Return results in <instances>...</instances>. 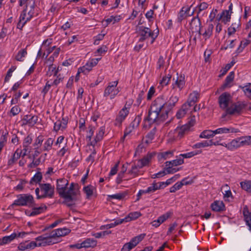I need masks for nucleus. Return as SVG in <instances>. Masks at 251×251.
<instances>
[{
	"label": "nucleus",
	"mask_w": 251,
	"mask_h": 251,
	"mask_svg": "<svg viewBox=\"0 0 251 251\" xmlns=\"http://www.w3.org/2000/svg\"><path fill=\"white\" fill-rule=\"evenodd\" d=\"M164 103L161 99H156L152 101L148 116L144 120L143 128L149 129L152 124L159 125L168 118L162 109Z\"/></svg>",
	"instance_id": "f257e3e1"
},
{
	"label": "nucleus",
	"mask_w": 251,
	"mask_h": 251,
	"mask_svg": "<svg viewBox=\"0 0 251 251\" xmlns=\"http://www.w3.org/2000/svg\"><path fill=\"white\" fill-rule=\"evenodd\" d=\"M230 100V95L226 92L222 94L219 97L218 102L220 108L223 109H226V113L222 116L223 118H224L227 114H239L246 106L245 104L238 102L227 108Z\"/></svg>",
	"instance_id": "f03ea898"
},
{
	"label": "nucleus",
	"mask_w": 251,
	"mask_h": 251,
	"mask_svg": "<svg viewBox=\"0 0 251 251\" xmlns=\"http://www.w3.org/2000/svg\"><path fill=\"white\" fill-rule=\"evenodd\" d=\"M68 184L69 182L67 179L60 178L57 181L56 190L60 197L64 200H71L72 199L70 196L68 195V193H65Z\"/></svg>",
	"instance_id": "7ed1b4c3"
},
{
	"label": "nucleus",
	"mask_w": 251,
	"mask_h": 251,
	"mask_svg": "<svg viewBox=\"0 0 251 251\" xmlns=\"http://www.w3.org/2000/svg\"><path fill=\"white\" fill-rule=\"evenodd\" d=\"M156 99H161L164 101L165 103L162 109L164 110V112H165L168 116L172 113L173 108L178 100V97L177 96H172L167 102L163 97H158Z\"/></svg>",
	"instance_id": "20e7f679"
},
{
	"label": "nucleus",
	"mask_w": 251,
	"mask_h": 251,
	"mask_svg": "<svg viewBox=\"0 0 251 251\" xmlns=\"http://www.w3.org/2000/svg\"><path fill=\"white\" fill-rule=\"evenodd\" d=\"M138 32L141 37L139 39L140 42H143L148 38L151 37L152 38V41L151 42V43L152 44L153 43L154 40L157 37V35L154 37L153 32L149 28L143 26L139 27Z\"/></svg>",
	"instance_id": "39448f33"
},
{
	"label": "nucleus",
	"mask_w": 251,
	"mask_h": 251,
	"mask_svg": "<svg viewBox=\"0 0 251 251\" xmlns=\"http://www.w3.org/2000/svg\"><path fill=\"white\" fill-rule=\"evenodd\" d=\"M195 123V117L194 116L187 124L182 126L180 128H177L176 131L177 133V137L179 139L182 138L185 134H187L190 130L191 127L193 126Z\"/></svg>",
	"instance_id": "423d86ee"
},
{
	"label": "nucleus",
	"mask_w": 251,
	"mask_h": 251,
	"mask_svg": "<svg viewBox=\"0 0 251 251\" xmlns=\"http://www.w3.org/2000/svg\"><path fill=\"white\" fill-rule=\"evenodd\" d=\"M54 239H55V237L51 236V232L49 236L43 235L35 239L36 241L38 242V247L52 245L58 242V241H54Z\"/></svg>",
	"instance_id": "0eeeda50"
},
{
	"label": "nucleus",
	"mask_w": 251,
	"mask_h": 251,
	"mask_svg": "<svg viewBox=\"0 0 251 251\" xmlns=\"http://www.w3.org/2000/svg\"><path fill=\"white\" fill-rule=\"evenodd\" d=\"M42 198H51L54 194V188L50 183H39Z\"/></svg>",
	"instance_id": "6e6552de"
},
{
	"label": "nucleus",
	"mask_w": 251,
	"mask_h": 251,
	"mask_svg": "<svg viewBox=\"0 0 251 251\" xmlns=\"http://www.w3.org/2000/svg\"><path fill=\"white\" fill-rule=\"evenodd\" d=\"M118 83V81H115L114 82H109L108 86L105 88L103 96L107 97L110 95V99H113L116 95L119 92L118 89H116Z\"/></svg>",
	"instance_id": "1a4fd4ad"
},
{
	"label": "nucleus",
	"mask_w": 251,
	"mask_h": 251,
	"mask_svg": "<svg viewBox=\"0 0 251 251\" xmlns=\"http://www.w3.org/2000/svg\"><path fill=\"white\" fill-rule=\"evenodd\" d=\"M33 202V197L32 195H21L20 197L14 201L12 206H24Z\"/></svg>",
	"instance_id": "9d476101"
},
{
	"label": "nucleus",
	"mask_w": 251,
	"mask_h": 251,
	"mask_svg": "<svg viewBox=\"0 0 251 251\" xmlns=\"http://www.w3.org/2000/svg\"><path fill=\"white\" fill-rule=\"evenodd\" d=\"M75 184L74 183H72L68 190H66L65 193H68V195L71 196L72 200H64L63 203L67 205L68 207H71L75 204L74 201L76 200V192L74 191Z\"/></svg>",
	"instance_id": "9b49d317"
},
{
	"label": "nucleus",
	"mask_w": 251,
	"mask_h": 251,
	"mask_svg": "<svg viewBox=\"0 0 251 251\" xmlns=\"http://www.w3.org/2000/svg\"><path fill=\"white\" fill-rule=\"evenodd\" d=\"M155 154V153L153 152H149L143 158L137 160V166L142 168L144 166L149 165L152 158L154 156Z\"/></svg>",
	"instance_id": "f8f14e48"
},
{
	"label": "nucleus",
	"mask_w": 251,
	"mask_h": 251,
	"mask_svg": "<svg viewBox=\"0 0 251 251\" xmlns=\"http://www.w3.org/2000/svg\"><path fill=\"white\" fill-rule=\"evenodd\" d=\"M190 25V29L193 32H198L199 35L201 34V22L198 15L192 19Z\"/></svg>",
	"instance_id": "ddd939ff"
},
{
	"label": "nucleus",
	"mask_w": 251,
	"mask_h": 251,
	"mask_svg": "<svg viewBox=\"0 0 251 251\" xmlns=\"http://www.w3.org/2000/svg\"><path fill=\"white\" fill-rule=\"evenodd\" d=\"M129 111L127 108L125 106L119 112L118 116L115 120V125L120 126L123 121L125 119L126 117L128 114Z\"/></svg>",
	"instance_id": "4468645a"
},
{
	"label": "nucleus",
	"mask_w": 251,
	"mask_h": 251,
	"mask_svg": "<svg viewBox=\"0 0 251 251\" xmlns=\"http://www.w3.org/2000/svg\"><path fill=\"white\" fill-rule=\"evenodd\" d=\"M38 117L36 115H26L24 116L22 120L23 125H28L30 126H33L37 123Z\"/></svg>",
	"instance_id": "2eb2a0df"
},
{
	"label": "nucleus",
	"mask_w": 251,
	"mask_h": 251,
	"mask_svg": "<svg viewBox=\"0 0 251 251\" xmlns=\"http://www.w3.org/2000/svg\"><path fill=\"white\" fill-rule=\"evenodd\" d=\"M37 246H38V242L32 241L28 242L25 241V242L20 243L18 246V249L22 251H25L26 250L34 249Z\"/></svg>",
	"instance_id": "dca6fc26"
},
{
	"label": "nucleus",
	"mask_w": 251,
	"mask_h": 251,
	"mask_svg": "<svg viewBox=\"0 0 251 251\" xmlns=\"http://www.w3.org/2000/svg\"><path fill=\"white\" fill-rule=\"evenodd\" d=\"M190 9V7L184 6L181 8L178 15L177 21L178 22L181 23L183 20L193 14V12L191 15L189 14Z\"/></svg>",
	"instance_id": "f3484780"
},
{
	"label": "nucleus",
	"mask_w": 251,
	"mask_h": 251,
	"mask_svg": "<svg viewBox=\"0 0 251 251\" xmlns=\"http://www.w3.org/2000/svg\"><path fill=\"white\" fill-rule=\"evenodd\" d=\"M71 232V230L67 228H58L51 232V236L55 237L64 236Z\"/></svg>",
	"instance_id": "a211bd4d"
},
{
	"label": "nucleus",
	"mask_w": 251,
	"mask_h": 251,
	"mask_svg": "<svg viewBox=\"0 0 251 251\" xmlns=\"http://www.w3.org/2000/svg\"><path fill=\"white\" fill-rule=\"evenodd\" d=\"M241 147L242 146L240 137H238L235 139H233L227 144H226V147L229 150L231 151L234 149H237Z\"/></svg>",
	"instance_id": "6ab92c4d"
},
{
	"label": "nucleus",
	"mask_w": 251,
	"mask_h": 251,
	"mask_svg": "<svg viewBox=\"0 0 251 251\" xmlns=\"http://www.w3.org/2000/svg\"><path fill=\"white\" fill-rule=\"evenodd\" d=\"M243 214L244 215L245 221L247 225L251 229V212L249 211L247 205L243 207Z\"/></svg>",
	"instance_id": "aec40b11"
},
{
	"label": "nucleus",
	"mask_w": 251,
	"mask_h": 251,
	"mask_svg": "<svg viewBox=\"0 0 251 251\" xmlns=\"http://www.w3.org/2000/svg\"><path fill=\"white\" fill-rule=\"evenodd\" d=\"M211 209L216 212H221L225 210V204L222 201H215L211 205Z\"/></svg>",
	"instance_id": "412c9836"
},
{
	"label": "nucleus",
	"mask_w": 251,
	"mask_h": 251,
	"mask_svg": "<svg viewBox=\"0 0 251 251\" xmlns=\"http://www.w3.org/2000/svg\"><path fill=\"white\" fill-rule=\"evenodd\" d=\"M231 18V14L229 13V10H224L220 16L218 18V20H222V22L226 24L227 22L230 21Z\"/></svg>",
	"instance_id": "4be33fe9"
},
{
	"label": "nucleus",
	"mask_w": 251,
	"mask_h": 251,
	"mask_svg": "<svg viewBox=\"0 0 251 251\" xmlns=\"http://www.w3.org/2000/svg\"><path fill=\"white\" fill-rule=\"evenodd\" d=\"M234 78V72H230L229 75L226 76L225 81V83L222 86L223 89H225L227 87H230L231 86L230 83L233 81Z\"/></svg>",
	"instance_id": "5701e85b"
},
{
	"label": "nucleus",
	"mask_w": 251,
	"mask_h": 251,
	"mask_svg": "<svg viewBox=\"0 0 251 251\" xmlns=\"http://www.w3.org/2000/svg\"><path fill=\"white\" fill-rule=\"evenodd\" d=\"M177 77L175 81V85L181 90L185 85V75H184L180 74L178 75V74H176Z\"/></svg>",
	"instance_id": "b1692460"
},
{
	"label": "nucleus",
	"mask_w": 251,
	"mask_h": 251,
	"mask_svg": "<svg viewBox=\"0 0 251 251\" xmlns=\"http://www.w3.org/2000/svg\"><path fill=\"white\" fill-rule=\"evenodd\" d=\"M47 207L44 204H41L39 207H34L32 208V211L29 214L30 216H34L44 212L47 209Z\"/></svg>",
	"instance_id": "393cba45"
},
{
	"label": "nucleus",
	"mask_w": 251,
	"mask_h": 251,
	"mask_svg": "<svg viewBox=\"0 0 251 251\" xmlns=\"http://www.w3.org/2000/svg\"><path fill=\"white\" fill-rule=\"evenodd\" d=\"M22 151L17 149L14 153L13 154L12 157L8 161V165H12L21 156Z\"/></svg>",
	"instance_id": "a878e982"
},
{
	"label": "nucleus",
	"mask_w": 251,
	"mask_h": 251,
	"mask_svg": "<svg viewBox=\"0 0 251 251\" xmlns=\"http://www.w3.org/2000/svg\"><path fill=\"white\" fill-rule=\"evenodd\" d=\"M146 236V234H141L133 238L131 241L128 242L131 247H135L140 242H141Z\"/></svg>",
	"instance_id": "bb28decb"
},
{
	"label": "nucleus",
	"mask_w": 251,
	"mask_h": 251,
	"mask_svg": "<svg viewBox=\"0 0 251 251\" xmlns=\"http://www.w3.org/2000/svg\"><path fill=\"white\" fill-rule=\"evenodd\" d=\"M81 245L82 248L94 247L97 245V241L93 239L88 238L82 242Z\"/></svg>",
	"instance_id": "cd10ccee"
},
{
	"label": "nucleus",
	"mask_w": 251,
	"mask_h": 251,
	"mask_svg": "<svg viewBox=\"0 0 251 251\" xmlns=\"http://www.w3.org/2000/svg\"><path fill=\"white\" fill-rule=\"evenodd\" d=\"M16 237H17V234L16 233H13L9 236H4L2 238L0 239V245H3L8 243Z\"/></svg>",
	"instance_id": "c85d7f7f"
},
{
	"label": "nucleus",
	"mask_w": 251,
	"mask_h": 251,
	"mask_svg": "<svg viewBox=\"0 0 251 251\" xmlns=\"http://www.w3.org/2000/svg\"><path fill=\"white\" fill-rule=\"evenodd\" d=\"M141 167L137 166V163L134 162V164L132 166L131 169L128 171V174L132 176L133 177H135L139 175V169Z\"/></svg>",
	"instance_id": "c756f323"
},
{
	"label": "nucleus",
	"mask_w": 251,
	"mask_h": 251,
	"mask_svg": "<svg viewBox=\"0 0 251 251\" xmlns=\"http://www.w3.org/2000/svg\"><path fill=\"white\" fill-rule=\"evenodd\" d=\"M27 54L26 49H24L20 50L16 55L15 59L18 61L22 62L24 61L23 58Z\"/></svg>",
	"instance_id": "7c9ffc66"
},
{
	"label": "nucleus",
	"mask_w": 251,
	"mask_h": 251,
	"mask_svg": "<svg viewBox=\"0 0 251 251\" xmlns=\"http://www.w3.org/2000/svg\"><path fill=\"white\" fill-rule=\"evenodd\" d=\"M184 163V160L183 158H179L175 160H173L170 161H166L165 163V166H168L169 165H172L173 166H177L178 165H180Z\"/></svg>",
	"instance_id": "2f4dec72"
},
{
	"label": "nucleus",
	"mask_w": 251,
	"mask_h": 251,
	"mask_svg": "<svg viewBox=\"0 0 251 251\" xmlns=\"http://www.w3.org/2000/svg\"><path fill=\"white\" fill-rule=\"evenodd\" d=\"M94 189L95 187L91 185H89L83 188V191L86 194L87 199L90 198L93 195Z\"/></svg>",
	"instance_id": "473e14b6"
},
{
	"label": "nucleus",
	"mask_w": 251,
	"mask_h": 251,
	"mask_svg": "<svg viewBox=\"0 0 251 251\" xmlns=\"http://www.w3.org/2000/svg\"><path fill=\"white\" fill-rule=\"evenodd\" d=\"M53 142L54 140L52 138H48L44 144L43 151H48L50 150Z\"/></svg>",
	"instance_id": "72a5a7b5"
},
{
	"label": "nucleus",
	"mask_w": 251,
	"mask_h": 251,
	"mask_svg": "<svg viewBox=\"0 0 251 251\" xmlns=\"http://www.w3.org/2000/svg\"><path fill=\"white\" fill-rule=\"evenodd\" d=\"M241 146L251 145V136L240 137Z\"/></svg>",
	"instance_id": "f704fd0d"
},
{
	"label": "nucleus",
	"mask_w": 251,
	"mask_h": 251,
	"mask_svg": "<svg viewBox=\"0 0 251 251\" xmlns=\"http://www.w3.org/2000/svg\"><path fill=\"white\" fill-rule=\"evenodd\" d=\"M42 179V175L41 172H37L35 175L31 178L30 181V184L37 183H39Z\"/></svg>",
	"instance_id": "c9c22d12"
},
{
	"label": "nucleus",
	"mask_w": 251,
	"mask_h": 251,
	"mask_svg": "<svg viewBox=\"0 0 251 251\" xmlns=\"http://www.w3.org/2000/svg\"><path fill=\"white\" fill-rule=\"evenodd\" d=\"M242 188L249 192L251 193V181L246 180L240 182Z\"/></svg>",
	"instance_id": "e433bc0d"
},
{
	"label": "nucleus",
	"mask_w": 251,
	"mask_h": 251,
	"mask_svg": "<svg viewBox=\"0 0 251 251\" xmlns=\"http://www.w3.org/2000/svg\"><path fill=\"white\" fill-rule=\"evenodd\" d=\"M251 43V41L247 40V39H244L242 40L241 43L239 47L236 50V53H239L241 52H242L243 50V49L247 46L250 43Z\"/></svg>",
	"instance_id": "4c0bfd02"
},
{
	"label": "nucleus",
	"mask_w": 251,
	"mask_h": 251,
	"mask_svg": "<svg viewBox=\"0 0 251 251\" xmlns=\"http://www.w3.org/2000/svg\"><path fill=\"white\" fill-rule=\"evenodd\" d=\"M105 132V127L101 126L100 128L99 132L97 134L95 138L96 143L100 141L103 138V135Z\"/></svg>",
	"instance_id": "58836bf2"
},
{
	"label": "nucleus",
	"mask_w": 251,
	"mask_h": 251,
	"mask_svg": "<svg viewBox=\"0 0 251 251\" xmlns=\"http://www.w3.org/2000/svg\"><path fill=\"white\" fill-rule=\"evenodd\" d=\"M188 110L186 109V105H182L181 108L177 112L176 117L178 119L183 117L187 113Z\"/></svg>",
	"instance_id": "ea45409f"
},
{
	"label": "nucleus",
	"mask_w": 251,
	"mask_h": 251,
	"mask_svg": "<svg viewBox=\"0 0 251 251\" xmlns=\"http://www.w3.org/2000/svg\"><path fill=\"white\" fill-rule=\"evenodd\" d=\"M173 151H168L165 152H162L158 154L159 159L163 158L166 159L170 157H172L173 155Z\"/></svg>",
	"instance_id": "a19ab883"
},
{
	"label": "nucleus",
	"mask_w": 251,
	"mask_h": 251,
	"mask_svg": "<svg viewBox=\"0 0 251 251\" xmlns=\"http://www.w3.org/2000/svg\"><path fill=\"white\" fill-rule=\"evenodd\" d=\"M200 94L198 92L196 91L193 92L192 93H191L189 95L188 100L191 101V103H196L199 98Z\"/></svg>",
	"instance_id": "79ce46f5"
},
{
	"label": "nucleus",
	"mask_w": 251,
	"mask_h": 251,
	"mask_svg": "<svg viewBox=\"0 0 251 251\" xmlns=\"http://www.w3.org/2000/svg\"><path fill=\"white\" fill-rule=\"evenodd\" d=\"M220 133H236L238 132V129L233 127H222L219 128Z\"/></svg>",
	"instance_id": "37998d69"
},
{
	"label": "nucleus",
	"mask_w": 251,
	"mask_h": 251,
	"mask_svg": "<svg viewBox=\"0 0 251 251\" xmlns=\"http://www.w3.org/2000/svg\"><path fill=\"white\" fill-rule=\"evenodd\" d=\"M173 167L174 166L172 165L165 166V170L166 171L167 174H174L181 169V167L176 168Z\"/></svg>",
	"instance_id": "c03bdc74"
},
{
	"label": "nucleus",
	"mask_w": 251,
	"mask_h": 251,
	"mask_svg": "<svg viewBox=\"0 0 251 251\" xmlns=\"http://www.w3.org/2000/svg\"><path fill=\"white\" fill-rule=\"evenodd\" d=\"M245 95L251 100V83L242 87Z\"/></svg>",
	"instance_id": "a18cd8bd"
},
{
	"label": "nucleus",
	"mask_w": 251,
	"mask_h": 251,
	"mask_svg": "<svg viewBox=\"0 0 251 251\" xmlns=\"http://www.w3.org/2000/svg\"><path fill=\"white\" fill-rule=\"evenodd\" d=\"M44 141L43 136L40 135L37 137L35 142L33 144V146L35 147V149H38L42 145Z\"/></svg>",
	"instance_id": "49530a36"
},
{
	"label": "nucleus",
	"mask_w": 251,
	"mask_h": 251,
	"mask_svg": "<svg viewBox=\"0 0 251 251\" xmlns=\"http://www.w3.org/2000/svg\"><path fill=\"white\" fill-rule=\"evenodd\" d=\"M141 214L139 212H134L130 213L128 216L126 217V218H128V222L135 220L141 216Z\"/></svg>",
	"instance_id": "de8ad7c7"
},
{
	"label": "nucleus",
	"mask_w": 251,
	"mask_h": 251,
	"mask_svg": "<svg viewBox=\"0 0 251 251\" xmlns=\"http://www.w3.org/2000/svg\"><path fill=\"white\" fill-rule=\"evenodd\" d=\"M211 146V144L209 143V141H205L202 142L198 143L195 144L193 148L195 149H199L201 148H204L206 147Z\"/></svg>",
	"instance_id": "09e8293b"
},
{
	"label": "nucleus",
	"mask_w": 251,
	"mask_h": 251,
	"mask_svg": "<svg viewBox=\"0 0 251 251\" xmlns=\"http://www.w3.org/2000/svg\"><path fill=\"white\" fill-rule=\"evenodd\" d=\"M211 133H212L211 130H203L200 135V138L209 139L211 137H212Z\"/></svg>",
	"instance_id": "8fccbe9b"
},
{
	"label": "nucleus",
	"mask_w": 251,
	"mask_h": 251,
	"mask_svg": "<svg viewBox=\"0 0 251 251\" xmlns=\"http://www.w3.org/2000/svg\"><path fill=\"white\" fill-rule=\"evenodd\" d=\"M214 26L212 24L209 25L207 29L205 30V31L202 34L203 36H204L205 38H209L212 34V30L213 29Z\"/></svg>",
	"instance_id": "3c124183"
},
{
	"label": "nucleus",
	"mask_w": 251,
	"mask_h": 251,
	"mask_svg": "<svg viewBox=\"0 0 251 251\" xmlns=\"http://www.w3.org/2000/svg\"><path fill=\"white\" fill-rule=\"evenodd\" d=\"M172 77V75L169 74L167 75L164 76L162 80H161L160 83L162 86H166L167 85L169 82L170 81L171 78Z\"/></svg>",
	"instance_id": "603ef678"
},
{
	"label": "nucleus",
	"mask_w": 251,
	"mask_h": 251,
	"mask_svg": "<svg viewBox=\"0 0 251 251\" xmlns=\"http://www.w3.org/2000/svg\"><path fill=\"white\" fill-rule=\"evenodd\" d=\"M172 215V213L171 212H168L159 217L158 219L160 222V223L162 224L170 217Z\"/></svg>",
	"instance_id": "864d4df0"
},
{
	"label": "nucleus",
	"mask_w": 251,
	"mask_h": 251,
	"mask_svg": "<svg viewBox=\"0 0 251 251\" xmlns=\"http://www.w3.org/2000/svg\"><path fill=\"white\" fill-rule=\"evenodd\" d=\"M161 189V186H157V184L155 182L153 183L152 186L148 188L146 190V192L150 193L154 192L156 190Z\"/></svg>",
	"instance_id": "5fc2aeb1"
},
{
	"label": "nucleus",
	"mask_w": 251,
	"mask_h": 251,
	"mask_svg": "<svg viewBox=\"0 0 251 251\" xmlns=\"http://www.w3.org/2000/svg\"><path fill=\"white\" fill-rule=\"evenodd\" d=\"M29 9L28 13H27V16L26 17V21H29L30 20V19L32 17L33 14H34V3L33 2V4H32L29 6Z\"/></svg>",
	"instance_id": "6e6d98bb"
},
{
	"label": "nucleus",
	"mask_w": 251,
	"mask_h": 251,
	"mask_svg": "<svg viewBox=\"0 0 251 251\" xmlns=\"http://www.w3.org/2000/svg\"><path fill=\"white\" fill-rule=\"evenodd\" d=\"M182 186V183H179V182L176 183L174 186L171 187L170 189V192L171 193H174L176 190L180 189Z\"/></svg>",
	"instance_id": "4d7b16f0"
},
{
	"label": "nucleus",
	"mask_w": 251,
	"mask_h": 251,
	"mask_svg": "<svg viewBox=\"0 0 251 251\" xmlns=\"http://www.w3.org/2000/svg\"><path fill=\"white\" fill-rule=\"evenodd\" d=\"M165 58L162 55L159 56L157 63L158 69H160L164 67L165 64Z\"/></svg>",
	"instance_id": "13d9d810"
},
{
	"label": "nucleus",
	"mask_w": 251,
	"mask_h": 251,
	"mask_svg": "<svg viewBox=\"0 0 251 251\" xmlns=\"http://www.w3.org/2000/svg\"><path fill=\"white\" fill-rule=\"evenodd\" d=\"M32 139L31 137L29 135L24 139L23 143V146L24 148H28V146L32 142Z\"/></svg>",
	"instance_id": "bf43d9fd"
},
{
	"label": "nucleus",
	"mask_w": 251,
	"mask_h": 251,
	"mask_svg": "<svg viewBox=\"0 0 251 251\" xmlns=\"http://www.w3.org/2000/svg\"><path fill=\"white\" fill-rule=\"evenodd\" d=\"M125 197V195L123 193H118L114 195H109L108 197L112 199L122 200Z\"/></svg>",
	"instance_id": "052dcab7"
},
{
	"label": "nucleus",
	"mask_w": 251,
	"mask_h": 251,
	"mask_svg": "<svg viewBox=\"0 0 251 251\" xmlns=\"http://www.w3.org/2000/svg\"><path fill=\"white\" fill-rule=\"evenodd\" d=\"M28 10V5H26L25 8L23 11L22 14H21L20 17V20L24 22L26 20V17L27 16V15H26V12Z\"/></svg>",
	"instance_id": "680f3d73"
},
{
	"label": "nucleus",
	"mask_w": 251,
	"mask_h": 251,
	"mask_svg": "<svg viewBox=\"0 0 251 251\" xmlns=\"http://www.w3.org/2000/svg\"><path fill=\"white\" fill-rule=\"evenodd\" d=\"M8 134V133L5 134L4 135H2L0 139V149L2 150L3 147L5 145V143L6 142V135Z\"/></svg>",
	"instance_id": "e2e57ef3"
},
{
	"label": "nucleus",
	"mask_w": 251,
	"mask_h": 251,
	"mask_svg": "<svg viewBox=\"0 0 251 251\" xmlns=\"http://www.w3.org/2000/svg\"><path fill=\"white\" fill-rule=\"evenodd\" d=\"M55 71V66L53 64L50 65L48 68V71L47 72V75L51 76L53 75V73Z\"/></svg>",
	"instance_id": "0e129e2a"
},
{
	"label": "nucleus",
	"mask_w": 251,
	"mask_h": 251,
	"mask_svg": "<svg viewBox=\"0 0 251 251\" xmlns=\"http://www.w3.org/2000/svg\"><path fill=\"white\" fill-rule=\"evenodd\" d=\"M16 69V67L15 66H12L8 71L7 72L6 75L5 77V81H8L9 77H10L12 75V72Z\"/></svg>",
	"instance_id": "69168bd1"
},
{
	"label": "nucleus",
	"mask_w": 251,
	"mask_h": 251,
	"mask_svg": "<svg viewBox=\"0 0 251 251\" xmlns=\"http://www.w3.org/2000/svg\"><path fill=\"white\" fill-rule=\"evenodd\" d=\"M154 136V133L153 132L151 131L150 132H149L146 136V138L147 139L145 141L146 143L149 144L151 143L152 139H153Z\"/></svg>",
	"instance_id": "338daca9"
},
{
	"label": "nucleus",
	"mask_w": 251,
	"mask_h": 251,
	"mask_svg": "<svg viewBox=\"0 0 251 251\" xmlns=\"http://www.w3.org/2000/svg\"><path fill=\"white\" fill-rule=\"evenodd\" d=\"M119 163L120 162L118 161L115 165L112 168L111 171H110V172L109 173V176H113V175H115V174H117V171H118V166H119Z\"/></svg>",
	"instance_id": "774afa93"
}]
</instances>
